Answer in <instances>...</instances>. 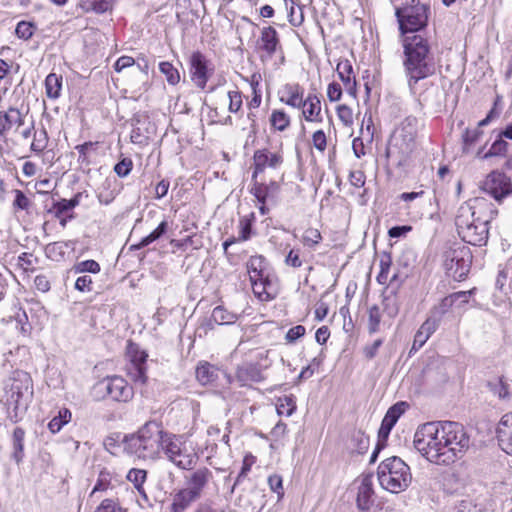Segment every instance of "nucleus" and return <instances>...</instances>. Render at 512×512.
Segmentation results:
<instances>
[{"label": "nucleus", "instance_id": "nucleus-7", "mask_svg": "<svg viewBox=\"0 0 512 512\" xmlns=\"http://www.w3.org/2000/svg\"><path fill=\"white\" fill-rule=\"evenodd\" d=\"M98 399L109 398L116 402L127 403L134 396L133 387L121 376H106L93 386Z\"/></svg>", "mask_w": 512, "mask_h": 512}, {"label": "nucleus", "instance_id": "nucleus-46", "mask_svg": "<svg viewBox=\"0 0 512 512\" xmlns=\"http://www.w3.org/2000/svg\"><path fill=\"white\" fill-rule=\"evenodd\" d=\"M97 142L87 141L83 144H79L75 146V150L78 151L79 157L78 162L81 165L89 166L91 164V160L89 157V152L96 148Z\"/></svg>", "mask_w": 512, "mask_h": 512}, {"label": "nucleus", "instance_id": "nucleus-56", "mask_svg": "<svg viewBox=\"0 0 512 512\" xmlns=\"http://www.w3.org/2000/svg\"><path fill=\"white\" fill-rule=\"evenodd\" d=\"M48 141V135L45 129L39 132V135H34V140L31 143V150L40 153L42 152L46 146Z\"/></svg>", "mask_w": 512, "mask_h": 512}, {"label": "nucleus", "instance_id": "nucleus-22", "mask_svg": "<svg viewBox=\"0 0 512 512\" xmlns=\"http://www.w3.org/2000/svg\"><path fill=\"white\" fill-rule=\"evenodd\" d=\"M280 101L293 108H305L304 88L298 83H287L282 89Z\"/></svg>", "mask_w": 512, "mask_h": 512}, {"label": "nucleus", "instance_id": "nucleus-45", "mask_svg": "<svg viewBox=\"0 0 512 512\" xmlns=\"http://www.w3.org/2000/svg\"><path fill=\"white\" fill-rule=\"evenodd\" d=\"M256 462V457L251 453H248L244 456L242 467L240 472L238 473L236 480L231 488V493L234 492L235 487L248 475L251 471L252 465Z\"/></svg>", "mask_w": 512, "mask_h": 512}, {"label": "nucleus", "instance_id": "nucleus-40", "mask_svg": "<svg viewBox=\"0 0 512 512\" xmlns=\"http://www.w3.org/2000/svg\"><path fill=\"white\" fill-rule=\"evenodd\" d=\"M483 131L479 128H466L462 134L463 152L467 153L482 137Z\"/></svg>", "mask_w": 512, "mask_h": 512}, {"label": "nucleus", "instance_id": "nucleus-32", "mask_svg": "<svg viewBox=\"0 0 512 512\" xmlns=\"http://www.w3.org/2000/svg\"><path fill=\"white\" fill-rule=\"evenodd\" d=\"M25 430L21 427H16L12 434V454L11 458L17 463H21L24 458V440Z\"/></svg>", "mask_w": 512, "mask_h": 512}, {"label": "nucleus", "instance_id": "nucleus-35", "mask_svg": "<svg viewBox=\"0 0 512 512\" xmlns=\"http://www.w3.org/2000/svg\"><path fill=\"white\" fill-rule=\"evenodd\" d=\"M72 413L68 408L59 410L58 415L54 416L48 423V429L51 433H58L62 427L68 424L71 420Z\"/></svg>", "mask_w": 512, "mask_h": 512}, {"label": "nucleus", "instance_id": "nucleus-4", "mask_svg": "<svg viewBox=\"0 0 512 512\" xmlns=\"http://www.w3.org/2000/svg\"><path fill=\"white\" fill-rule=\"evenodd\" d=\"M417 125L418 119L415 116H407L386 148L385 156L394 159L397 166L406 165L416 148Z\"/></svg>", "mask_w": 512, "mask_h": 512}, {"label": "nucleus", "instance_id": "nucleus-55", "mask_svg": "<svg viewBox=\"0 0 512 512\" xmlns=\"http://www.w3.org/2000/svg\"><path fill=\"white\" fill-rule=\"evenodd\" d=\"M476 288L470 289L468 291H458L449 294L450 298L453 299V305H457L458 307H462L469 302L470 297L475 293Z\"/></svg>", "mask_w": 512, "mask_h": 512}, {"label": "nucleus", "instance_id": "nucleus-54", "mask_svg": "<svg viewBox=\"0 0 512 512\" xmlns=\"http://www.w3.org/2000/svg\"><path fill=\"white\" fill-rule=\"evenodd\" d=\"M13 192L15 194V198L13 201V208L16 210L27 211L31 204L28 197L25 195V193L22 190L15 189Z\"/></svg>", "mask_w": 512, "mask_h": 512}, {"label": "nucleus", "instance_id": "nucleus-48", "mask_svg": "<svg viewBox=\"0 0 512 512\" xmlns=\"http://www.w3.org/2000/svg\"><path fill=\"white\" fill-rule=\"evenodd\" d=\"M322 240V235L320 231L316 228H308L304 231L302 235V243L304 246L309 248H314L317 246Z\"/></svg>", "mask_w": 512, "mask_h": 512}, {"label": "nucleus", "instance_id": "nucleus-29", "mask_svg": "<svg viewBox=\"0 0 512 512\" xmlns=\"http://www.w3.org/2000/svg\"><path fill=\"white\" fill-rule=\"evenodd\" d=\"M306 109L302 108L303 116L308 122H322L321 116V101L316 94L309 93L307 98L304 99Z\"/></svg>", "mask_w": 512, "mask_h": 512}, {"label": "nucleus", "instance_id": "nucleus-5", "mask_svg": "<svg viewBox=\"0 0 512 512\" xmlns=\"http://www.w3.org/2000/svg\"><path fill=\"white\" fill-rule=\"evenodd\" d=\"M377 478L383 489L397 494L409 487L412 474L410 467L400 457L392 456L379 464Z\"/></svg>", "mask_w": 512, "mask_h": 512}, {"label": "nucleus", "instance_id": "nucleus-21", "mask_svg": "<svg viewBox=\"0 0 512 512\" xmlns=\"http://www.w3.org/2000/svg\"><path fill=\"white\" fill-rule=\"evenodd\" d=\"M239 385L244 387L250 382H261L264 380L261 368L257 363H244L238 366L235 374Z\"/></svg>", "mask_w": 512, "mask_h": 512}, {"label": "nucleus", "instance_id": "nucleus-14", "mask_svg": "<svg viewBox=\"0 0 512 512\" xmlns=\"http://www.w3.org/2000/svg\"><path fill=\"white\" fill-rule=\"evenodd\" d=\"M133 129L131 131L130 140L134 144L145 146L149 143L154 133V125L147 116H135L132 118Z\"/></svg>", "mask_w": 512, "mask_h": 512}, {"label": "nucleus", "instance_id": "nucleus-17", "mask_svg": "<svg viewBox=\"0 0 512 512\" xmlns=\"http://www.w3.org/2000/svg\"><path fill=\"white\" fill-rule=\"evenodd\" d=\"M212 478L213 473L210 469L207 467L198 468L185 476L186 488L200 498L204 488Z\"/></svg>", "mask_w": 512, "mask_h": 512}, {"label": "nucleus", "instance_id": "nucleus-52", "mask_svg": "<svg viewBox=\"0 0 512 512\" xmlns=\"http://www.w3.org/2000/svg\"><path fill=\"white\" fill-rule=\"evenodd\" d=\"M127 479L137 488L142 486L147 479V471L144 469L132 468L127 474Z\"/></svg>", "mask_w": 512, "mask_h": 512}, {"label": "nucleus", "instance_id": "nucleus-16", "mask_svg": "<svg viewBox=\"0 0 512 512\" xmlns=\"http://www.w3.org/2000/svg\"><path fill=\"white\" fill-rule=\"evenodd\" d=\"M405 402H397L392 405L384 415L380 428L378 430V438L382 441H388L391 430L401 417V415L405 412Z\"/></svg>", "mask_w": 512, "mask_h": 512}, {"label": "nucleus", "instance_id": "nucleus-1", "mask_svg": "<svg viewBox=\"0 0 512 512\" xmlns=\"http://www.w3.org/2000/svg\"><path fill=\"white\" fill-rule=\"evenodd\" d=\"M430 16L429 0H405L395 7L403 48L402 65L411 90L419 81L435 75L439 67L434 42L426 31Z\"/></svg>", "mask_w": 512, "mask_h": 512}, {"label": "nucleus", "instance_id": "nucleus-28", "mask_svg": "<svg viewBox=\"0 0 512 512\" xmlns=\"http://www.w3.org/2000/svg\"><path fill=\"white\" fill-rule=\"evenodd\" d=\"M161 451H164L165 455L170 461L175 462V459L180 457L182 454L181 442L176 435L164 430L163 439H161Z\"/></svg>", "mask_w": 512, "mask_h": 512}, {"label": "nucleus", "instance_id": "nucleus-37", "mask_svg": "<svg viewBox=\"0 0 512 512\" xmlns=\"http://www.w3.org/2000/svg\"><path fill=\"white\" fill-rule=\"evenodd\" d=\"M290 123V117L284 110H273L270 116V124L275 130L283 132L290 126Z\"/></svg>", "mask_w": 512, "mask_h": 512}, {"label": "nucleus", "instance_id": "nucleus-12", "mask_svg": "<svg viewBox=\"0 0 512 512\" xmlns=\"http://www.w3.org/2000/svg\"><path fill=\"white\" fill-rule=\"evenodd\" d=\"M210 61L200 51H195L190 57V74L194 84L204 89L209 80L210 75L213 73V67H210Z\"/></svg>", "mask_w": 512, "mask_h": 512}, {"label": "nucleus", "instance_id": "nucleus-58", "mask_svg": "<svg viewBox=\"0 0 512 512\" xmlns=\"http://www.w3.org/2000/svg\"><path fill=\"white\" fill-rule=\"evenodd\" d=\"M74 288L77 291L82 292V293L92 292L93 291V280H92L91 276H88V275L79 276L75 281Z\"/></svg>", "mask_w": 512, "mask_h": 512}, {"label": "nucleus", "instance_id": "nucleus-62", "mask_svg": "<svg viewBox=\"0 0 512 512\" xmlns=\"http://www.w3.org/2000/svg\"><path fill=\"white\" fill-rule=\"evenodd\" d=\"M306 333V329L302 325H296L290 328L285 336V339L288 343H294L301 337H303Z\"/></svg>", "mask_w": 512, "mask_h": 512}, {"label": "nucleus", "instance_id": "nucleus-63", "mask_svg": "<svg viewBox=\"0 0 512 512\" xmlns=\"http://www.w3.org/2000/svg\"><path fill=\"white\" fill-rule=\"evenodd\" d=\"M268 484L270 486V489L273 492L277 493L279 497H282L284 495L283 480L281 476L277 474L269 476Z\"/></svg>", "mask_w": 512, "mask_h": 512}, {"label": "nucleus", "instance_id": "nucleus-6", "mask_svg": "<svg viewBox=\"0 0 512 512\" xmlns=\"http://www.w3.org/2000/svg\"><path fill=\"white\" fill-rule=\"evenodd\" d=\"M247 271L255 296L261 301L274 298L269 289L274 286L275 273L263 255L251 256L247 262Z\"/></svg>", "mask_w": 512, "mask_h": 512}, {"label": "nucleus", "instance_id": "nucleus-8", "mask_svg": "<svg viewBox=\"0 0 512 512\" xmlns=\"http://www.w3.org/2000/svg\"><path fill=\"white\" fill-rule=\"evenodd\" d=\"M444 268L448 276L456 281H463L471 268L473 255L468 246H459L457 248L445 251Z\"/></svg>", "mask_w": 512, "mask_h": 512}, {"label": "nucleus", "instance_id": "nucleus-64", "mask_svg": "<svg viewBox=\"0 0 512 512\" xmlns=\"http://www.w3.org/2000/svg\"><path fill=\"white\" fill-rule=\"evenodd\" d=\"M285 264L293 268L301 267L302 261L300 259V250L291 249L285 257Z\"/></svg>", "mask_w": 512, "mask_h": 512}, {"label": "nucleus", "instance_id": "nucleus-33", "mask_svg": "<svg viewBox=\"0 0 512 512\" xmlns=\"http://www.w3.org/2000/svg\"><path fill=\"white\" fill-rule=\"evenodd\" d=\"M63 78L62 75L50 73L45 79V92L49 99H58L61 96Z\"/></svg>", "mask_w": 512, "mask_h": 512}, {"label": "nucleus", "instance_id": "nucleus-41", "mask_svg": "<svg viewBox=\"0 0 512 512\" xmlns=\"http://www.w3.org/2000/svg\"><path fill=\"white\" fill-rule=\"evenodd\" d=\"M210 321L218 325L232 324L236 321V316L228 312L224 307L217 306L213 309Z\"/></svg>", "mask_w": 512, "mask_h": 512}, {"label": "nucleus", "instance_id": "nucleus-13", "mask_svg": "<svg viewBox=\"0 0 512 512\" xmlns=\"http://www.w3.org/2000/svg\"><path fill=\"white\" fill-rule=\"evenodd\" d=\"M283 163V156L279 152H271L267 148L257 149L253 154V178L265 171L266 168L276 169Z\"/></svg>", "mask_w": 512, "mask_h": 512}, {"label": "nucleus", "instance_id": "nucleus-15", "mask_svg": "<svg viewBox=\"0 0 512 512\" xmlns=\"http://www.w3.org/2000/svg\"><path fill=\"white\" fill-rule=\"evenodd\" d=\"M259 49L265 53V57L272 58L276 53H283L280 37L272 26L263 27L258 40Z\"/></svg>", "mask_w": 512, "mask_h": 512}, {"label": "nucleus", "instance_id": "nucleus-60", "mask_svg": "<svg viewBox=\"0 0 512 512\" xmlns=\"http://www.w3.org/2000/svg\"><path fill=\"white\" fill-rule=\"evenodd\" d=\"M229 97V107L228 110L231 113H237L242 107V96L239 91H230L228 92Z\"/></svg>", "mask_w": 512, "mask_h": 512}, {"label": "nucleus", "instance_id": "nucleus-19", "mask_svg": "<svg viewBox=\"0 0 512 512\" xmlns=\"http://www.w3.org/2000/svg\"><path fill=\"white\" fill-rule=\"evenodd\" d=\"M372 479V474L364 475L358 488L356 505L359 510L364 512L369 511L374 504L372 498L374 495Z\"/></svg>", "mask_w": 512, "mask_h": 512}, {"label": "nucleus", "instance_id": "nucleus-49", "mask_svg": "<svg viewBox=\"0 0 512 512\" xmlns=\"http://www.w3.org/2000/svg\"><path fill=\"white\" fill-rule=\"evenodd\" d=\"M133 169V161L129 157H122L120 160L114 165L113 171L120 178L127 177Z\"/></svg>", "mask_w": 512, "mask_h": 512}, {"label": "nucleus", "instance_id": "nucleus-42", "mask_svg": "<svg viewBox=\"0 0 512 512\" xmlns=\"http://www.w3.org/2000/svg\"><path fill=\"white\" fill-rule=\"evenodd\" d=\"M296 401L293 395L284 396L279 398L276 410L280 416H291L296 410Z\"/></svg>", "mask_w": 512, "mask_h": 512}, {"label": "nucleus", "instance_id": "nucleus-24", "mask_svg": "<svg viewBox=\"0 0 512 512\" xmlns=\"http://www.w3.org/2000/svg\"><path fill=\"white\" fill-rule=\"evenodd\" d=\"M336 71L347 93L355 97L357 93V85L355 77L353 76V66L351 62L348 59L341 60L337 64Z\"/></svg>", "mask_w": 512, "mask_h": 512}, {"label": "nucleus", "instance_id": "nucleus-10", "mask_svg": "<svg viewBox=\"0 0 512 512\" xmlns=\"http://www.w3.org/2000/svg\"><path fill=\"white\" fill-rule=\"evenodd\" d=\"M480 189L501 204L512 195V180L504 172L493 170L481 182Z\"/></svg>", "mask_w": 512, "mask_h": 512}, {"label": "nucleus", "instance_id": "nucleus-23", "mask_svg": "<svg viewBox=\"0 0 512 512\" xmlns=\"http://www.w3.org/2000/svg\"><path fill=\"white\" fill-rule=\"evenodd\" d=\"M24 121L25 114L17 108L9 107L6 111H0V137H3L14 125L17 128L24 125Z\"/></svg>", "mask_w": 512, "mask_h": 512}, {"label": "nucleus", "instance_id": "nucleus-34", "mask_svg": "<svg viewBox=\"0 0 512 512\" xmlns=\"http://www.w3.org/2000/svg\"><path fill=\"white\" fill-rule=\"evenodd\" d=\"M453 306V299L450 298V295H447L443 297L438 304L434 305L430 309L429 316L437 322L441 323L443 317L450 311Z\"/></svg>", "mask_w": 512, "mask_h": 512}, {"label": "nucleus", "instance_id": "nucleus-11", "mask_svg": "<svg viewBox=\"0 0 512 512\" xmlns=\"http://www.w3.org/2000/svg\"><path fill=\"white\" fill-rule=\"evenodd\" d=\"M127 355L130 359L127 366L128 375L134 382L145 384L147 382V352L142 350L138 344L129 341Z\"/></svg>", "mask_w": 512, "mask_h": 512}, {"label": "nucleus", "instance_id": "nucleus-20", "mask_svg": "<svg viewBox=\"0 0 512 512\" xmlns=\"http://www.w3.org/2000/svg\"><path fill=\"white\" fill-rule=\"evenodd\" d=\"M280 192V185L276 181H270L268 184L258 182L257 178L251 176L250 193L256 198L258 202L267 201L268 199L275 198Z\"/></svg>", "mask_w": 512, "mask_h": 512}, {"label": "nucleus", "instance_id": "nucleus-50", "mask_svg": "<svg viewBox=\"0 0 512 512\" xmlns=\"http://www.w3.org/2000/svg\"><path fill=\"white\" fill-rule=\"evenodd\" d=\"M380 322H381L380 309L377 305H373L369 309V319H368L369 334L372 335L379 331Z\"/></svg>", "mask_w": 512, "mask_h": 512}, {"label": "nucleus", "instance_id": "nucleus-9", "mask_svg": "<svg viewBox=\"0 0 512 512\" xmlns=\"http://www.w3.org/2000/svg\"><path fill=\"white\" fill-rule=\"evenodd\" d=\"M489 220L480 221L473 219L468 222L463 214L456 217V226L458 234L462 240L474 246L486 245L489 235Z\"/></svg>", "mask_w": 512, "mask_h": 512}, {"label": "nucleus", "instance_id": "nucleus-18", "mask_svg": "<svg viewBox=\"0 0 512 512\" xmlns=\"http://www.w3.org/2000/svg\"><path fill=\"white\" fill-rule=\"evenodd\" d=\"M496 434L501 449L512 456V412L501 417Z\"/></svg>", "mask_w": 512, "mask_h": 512}, {"label": "nucleus", "instance_id": "nucleus-51", "mask_svg": "<svg viewBox=\"0 0 512 512\" xmlns=\"http://www.w3.org/2000/svg\"><path fill=\"white\" fill-rule=\"evenodd\" d=\"M95 512H127V509L121 507L117 500L107 498L102 500Z\"/></svg>", "mask_w": 512, "mask_h": 512}, {"label": "nucleus", "instance_id": "nucleus-47", "mask_svg": "<svg viewBox=\"0 0 512 512\" xmlns=\"http://www.w3.org/2000/svg\"><path fill=\"white\" fill-rule=\"evenodd\" d=\"M255 219L254 213L245 216L239 221V240L246 241L251 237L252 226Z\"/></svg>", "mask_w": 512, "mask_h": 512}, {"label": "nucleus", "instance_id": "nucleus-39", "mask_svg": "<svg viewBox=\"0 0 512 512\" xmlns=\"http://www.w3.org/2000/svg\"><path fill=\"white\" fill-rule=\"evenodd\" d=\"M501 132L498 134L495 141L492 143L489 150L484 154L483 158L487 159L494 156H505L508 151V142L504 140Z\"/></svg>", "mask_w": 512, "mask_h": 512}, {"label": "nucleus", "instance_id": "nucleus-59", "mask_svg": "<svg viewBox=\"0 0 512 512\" xmlns=\"http://www.w3.org/2000/svg\"><path fill=\"white\" fill-rule=\"evenodd\" d=\"M337 115H338V118L342 121V123L345 126L352 125L353 113H352V109L349 106H347L345 104L339 105L337 107Z\"/></svg>", "mask_w": 512, "mask_h": 512}, {"label": "nucleus", "instance_id": "nucleus-44", "mask_svg": "<svg viewBox=\"0 0 512 512\" xmlns=\"http://www.w3.org/2000/svg\"><path fill=\"white\" fill-rule=\"evenodd\" d=\"M37 30V26L34 22L20 21L17 23L15 28V35L24 41H27L33 37Z\"/></svg>", "mask_w": 512, "mask_h": 512}, {"label": "nucleus", "instance_id": "nucleus-3", "mask_svg": "<svg viewBox=\"0 0 512 512\" xmlns=\"http://www.w3.org/2000/svg\"><path fill=\"white\" fill-rule=\"evenodd\" d=\"M163 432L161 421L149 420L135 433L125 434L122 437L123 450L140 459H155L161 452Z\"/></svg>", "mask_w": 512, "mask_h": 512}, {"label": "nucleus", "instance_id": "nucleus-27", "mask_svg": "<svg viewBox=\"0 0 512 512\" xmlns=\"http://www.w3.org/2000/svg\"><path fill=\"white\" fill-rule=\"evenodd\" d=\"M74 246L75 241L73 240L57 241L47 244L44 248V252L48 259L55 262H61L66 258V250L68 248L74 250Z\"/></svg>", "mask_w": 512, "mask_h": 512}, {"label": "nucleus", "instance_id": "nucleus-57", "mask_svg": "<svg viewBox=\"0 0 512 512\" xmlns=\"http://www.w3.org/2000/svg\"><path fill=\"white\" fill-rule=\"evenodd\" d=\"M168 231V222L166 220H163L159 223V225L145 238L147 239L146 242H149V244L159 240L162 236H164Z\"/></svg>", "mask_w": 512, "mask_h": 512}, {"label": "nucleus", "instance_id": "nucleus-26", "mask_svg": "<svg viewBox=\"0 0 512 512\" xmlns=\"http://www.w3.org/2000/svg\"><path fill=\"white\" fill-rule=\"evenodd\" d=\"M81 198L82 193L78 192L70 199L53 200L52 206L47 209V212L53 214L55 218H60L65 213L73 211L80 204Z\"/></svg>", "mask_w": 512, "mask_h": 512}, {"label": "nucleus", "instance_id": "nucleus-30", "mask_svg": "<svg viewBox=\"0 0 512 512\" xmlns=\"http://www.w3.org/2000/svg\"><path fill=\"white\" fill-rule=\"evenodd\" d=\"M198 499L199 497L187 488L180 489L174 496L170 507L171 512H183Z\"/></svg>", "mask_w": 512, "mask_h": 512}, {"label": "nucleus", "instance_id": "nucleus-38", "mask_svg": "<svg viewBox=\"0 0 512 512\" xmlns=\"http://www.w3.org/2000/svg\"><path fill=\"white\" fill-rule=\"evenodd\" d=\"M487 387L499 399H509V385L504 381V377H498L493 381H488Z\"/></svg>", "mask_w": 512, "mask_h": 512}, {"label": "nucleus", "instance_id": "nucleus-2", "mask_svg": "<svg viewBox=\"0 0 512 512\" xmlns=\"http://www.w3.org/2000/svg\"><path fill=\"white\" fill-rule=\"evenodd\" d=\"M469 442L464 426L452 421L424 423L417 428L413 440L415 449L438 465H450L461 458Z\"/></svg>", "mask_w": 512, "mask_h": 512}, {"label": "nucleus", "instance_id": "nucleus-36", "mask_svg": "<svg viewBox=\"0 0 512 512\" xmlns=\"http://www.w3.org/2000/svg\"><path fill=\"white\" fill-rule=\"evenodd\" d=\"M101 271L100 264L93 260L88 259L80 262H76L68 271V273L73 274H81V273H91L98 274Z\"/></svg>", "mask_w": 512, "mask_h": 512}, {"label": "nucleus", "instance_id": "nucleus-25", "mask_svg": "<svg viewBox=\"0 0 512 512\" xmlns=\"http://www.w3.org/2000/svg\"><path fill=\"white\" fill-rule=\"evenodd\" d=\"M220 373L226 376L224 371H221L218 367L207 361L199 362L195 371L196 379L201 385L215 383Z\"/></svg>", "mask_w": 512, "mask_h": 512}, {"label": "nucleus", "instance_id": "nucleus-61", "mask_svg": "<svg viewBox=\"0 0 512 512\" xmlns=\"http://www.w3.org/2000/svg\"><path fill=\"white\" fill-rule=\"evenodd\" d=\"M383 344V339L378 338L373 343L367 344L363 348V354L367 360H372L377 355L379 348Z\"/></svg>", "mask_w": 512, "mask_h": 512}, {"label": "nucleus", "instance_id": "nucleus-31", "mask_svg": "<svg viewBox=\"0 0 512 512\" xmlns=\"http://www.w3.org/2000/svg\"><path fill=\"white\" fill-rule=\"evenodd\" d=\"M370 445L369 437L362 430H353L350 434L349 449L352 453L365 454Z\"/></svg>", "mask_w": 512, "mask_h": 512}, {"label": "nucleus", "instance_id": "nucleus-53", "mask_svg": "<svg viewBox=\"0 0 512 512\" xmlns=\"http://www.w3.org/2000/svg\"><path fill=\"white\" fill-rule=\"evenodd\" d=\"M440 323L428 315L427 319L422 323L417 332L421 333L427 339L439 328Z\"/></svg>", "mask_w": 512, "mask_h": 512}, {"label": "nucleus", "instance_id": "nucleus-43", "mask_svg": "<svg viewBox=\"0 0 512 512\" xmlns=\"http://www.w3.org/2000/svg\"><path fill=\"white\" fill-rule=\"evenodd\" d=\"M160 72L165 75L168 84L176 85L180 82V73L174 65L168 61L159 63Z\"/></svg>", "mask_w": 512, "mask_h": 512}]
</instances>
